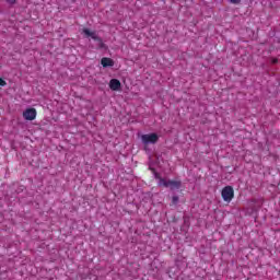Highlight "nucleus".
<instances>
[{"label": "nucleus", "instance_id": "f257e3e1", "mask_svg": "<svg viewBox=\"0 0 280 280\" xmlns=\"http://www.w3.org/2000/svg\"><path fill=\"white\" fill-rule=\"evenodd\" d=\"M221 196L225 202H231L235 196V191L233 190V187L226 186L222 189Z\"/></svg>", "mask_w": 280, "mask_h": 280}, {"label": "nucleus", "instance_id": "f03ea898", "mask_svg": "<svg viewBox=\"0 0 280 280\" xmlns=\"http://www.w3.org/2000/svg\"><path fill=\"white\" fill-rule=\"evenodd\" d=\"M159 186L160 187H168L170 189H179L180 188V182L165 180L163 178H160Z\"/></svg>", "mask_w": 280, "mask_h": 280}, {"label": "nucleus", "instance_id": "7ed1b4c3", "mask_svg": "<svg viewBox=\"0 0 280 280\" xmlns=\"http://www.w3.org/2000/svg\"><path fill=\"white\" fill-rule=\"evenodd\" d=\"M141 140L144 145H148V143H156L159 136L156 133L142 135Z\"/></svg>", "mask_w": 280, "mask_h": 280}, {"label": "nucleus", "instance_id": "20e7f679", "mask_svg": "<svg viewBox=\"0 0 280 280\" xmlns=\"http://www.w3.org/2000/svg\"><path fill=\"white\" fill-rule=\"evenodd\" d=\"M82 34H84L85 38H92L93 40H97L100 45H102V38L97 36V33L95 31H91L89 28H83Z\"/></svg>", "mask_w": 280, "mask_h": 280}, {"label": "nucleus", "instance_id": "39448f33", "mask_svg": "<svg viewBox=\"0 0 280 280\" xmlns=\"http://www.w3.org/2000/svg\"><path fill=\"white\" fill-rule=\"evenodd\" d=\"M36 108H27L23 112V117L26 121H34L36 119Z\"/></svg>", "mask_w": 280, "mask_h": 280}, {"label": "nucleus", "instance_id": "423d86ee", "mask_svg": "<svg viewBox=\"0 0 280 280\" xmlns=\"http://www.w3.org/2000/svg\"><path fill=\"white\" fill-rule=\"evenodd\" d=\"M109 89L112 91H119L121 89V82L117 79H112L109 81Z\"/></svg>", "mask_w": 280, "mask_h": 280}, {"label": "nucleus", "instance_id": "0eeeda50", "mask_svg": "<svg viewBox=\"0 0 280 280\" xmlns=\"http://www.w3.org/2000/svg\"><path fill=\"white\" fill-rule=\"evenodd\" d=\"M101 65H102V67H114V65H115V61H113V59H110V58H106V57H104V58H102V60H101Z\"/></svg>", "mask_w": 280, "mask_h": 280}, {"label": "nucleus", "instance_id": "6e6552de", "mask_svg": "<svg viewBox=\"0 0 280 280\" xmlns=\"http://www.w3.org/2000/svg\"><path fill=\"white\" fill-rule=\"evenodd\" d=\"M229 1H230V3H233L234 5L242 3V0H229Z\"/></svg>", "mask_w": 280, "mask_h": 280}, {"label": "nucleus", "instance_id": "1a4fd4ad", "mask_svg": "<svg viewBox=\"0 0 280 280\" xmlns=\"http://www.w3.org/2000/svg\"><path fill=\"white\" fill-rule=\"evenodd\" d=\"M172 202H173V205H176L178 202V197L174 196L172 198Z\"/></svg>", "mask_w": 280, "mask_h": 280}, {"label": "nucleus", "instance_id": "9d476101", "mask_svg": "<svg viewBox=\"0 0 280 280\" xmlns=\"http://www.w3.org/2000/svg\"><path fill=\"white\" fill-rule=\"evenodd\" d=\"M5 80H3V79H0V86H5Z\"/></svg>", "mask_w": 280, "mask_h": 280}, {"label": "nucleus", "instance_id": "9b49d317", "mask_svg": "<svg viewBox=\"0 0 280 280\" xmlns=\"http://www.w3.org/2000/svg\"><path fill=\"white\" fill-rule=\"evenodd\" d=\"M7 2L13 4L16 3V0H7Z\"/></svg>", "mask_w": 280, "mask_h": 280}, {"label": "nucleus", "instance_id": "f8f14e48", "mask_svg": "<svg viewBox=\"0 0 280 280\" xmlns=\"http://www.w3.org/2000/svg\"><path fill=\"white\" fill-rule=\"evenodd\" d=\"M272 62H273V65H275V63H277V59H273V61H272Z\"/></svg>", "mask_w": 280, "mask_h": 280}]
</instances>
